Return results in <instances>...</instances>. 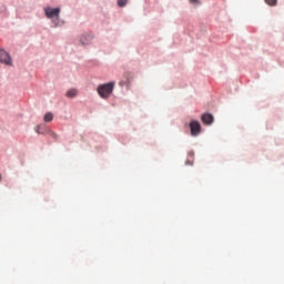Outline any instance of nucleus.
<instances>
[{
	"label": "nucleus",
	"instance_id": "f257e3e1",
	"mask_svg": "<svg viewBox=\"0 0 284 284\" xmlns=\"http://www.w3.org/2000/svg\"><path fill=\"white\" fill-rule=\"evenodd\" d=\"M114 82L100 84L97 89V92L100 94L101 99H110V95L112 92H114Z\"/></svg>",
	"mask_w": 284,
	"mask_h": 284
},
{
	"label": "nucleus",
	"instance_id": "f8f14e48",
	"mask_svg": "<svg viewBox=\"0 0 284 284\" xmlns=\"http://www.w3.org/2000/svg\"><path fill=\"white\" fill-rule=\"evenodd\" d=\"M118 6L120 8H125V6H128V0H118Z\"/></svg>",
	"mask_w": 284,
	"mask_h": 284
},
{
	"label": "nucleus",
	"instance_id": "9d476101",
	"mask_svg": "<svg viewBox=\"0 0 284 284\" xmlns=\"http://www.w3.org/2000/svg\"><path fill=\"white\" fill-rule=\"evenodd\" d=\"M189 156H190V160H187L186 162H185V165H192V163H194V152L193 151H191V152H189Z\"/></svg>",
	"mask_w": 284,
	"mask_h": 284
},
{
	"label": "nucleus",
	"instance_id": "4468645a",
	"mask_svg": "<svg viewBox=\"0 0 284 284\" xmlns=\"http://www.w3.org/2000/svg\"><path fill=\"white\" fill-rule=\"evenodd\" d=\"M190 3H201L199 0H190Z\"/></svg>",
	"mask_w": 284,
	"mask_h": 284
},
{
	"label": "nucleus",
	"instance_id": "dca6fc26",
	"mask_svg": "<svg viewBox=\"0 0 284 284\" xmlns=\"http://www.w3.org/2000/svg\"><path fill=\"white\" fill-rule=\"evenodd\" d=\"M0 181H1V174H0Z\"/></svg>",
	"mask_w": 284,
	"mask_h": 284
},
{
	"label": "nucleus",
	"instance_id": "423d86ee",
	"mask_svg": "<svg viewBox=\"0 0 284 284\" xmlns=\"http://www.w3.org/2000/svg\"><path fill=\"white\" fill-rule=\"evenodd\" d=\"M201 121H202V123H204V125H212V123H214V115H212L210 113H204L201 116Z\"/></svg>",
	"mask_w": 284,
	"mask_h": 284
},
{
	"label": "nucleus",
	"instance_id": "39448f33",
	"mask_svg": "<svg viewBox=\"0 0 284 284\" xmlns=\"http://www.w3.org/2000/svg\"><path fill=\"white\" fill-rule=\"evenodd\" d=\"M92 39H94V34H92V33H83L80 37V43L82 45H90V43H92Z\"/></svg>",
	"mask_w": 284,
	"mask_h": 284
},
{
	"label": "nucleus",
	"instance_id": "9b49d317",
	"mask_svg": "<svg viewBox=\"0 0 284 284\" xmlns=\"http://www.w3.org/2000/svg\"><path fill=\"white\" fill-rule=\"evenodd\" d=\"M47 134H49V136H51V139H54V141H57V139H59V135L50 129H49V132Z\"/></svg>",
	"mask_w": 284,
	"mask_h": 284
},
{
	"label": "nucleus",
	"instance_id": "f03ea898",
	"mask_svg": "<svg viewBox=\"0 0 284 284\" xmlns=\"http://www.w3.org/2000/svg\"><path fill=\"white\" fill-rule=\"evenodd\" d=\"M44 14H45L47 19L52 20L54 28L59 27V14H61L60 8L47 7V8H44Z\"/></svg>",
	"mask_w": 284,
	"mask_h": 284
},
{
	"label": "nucleus",
	"instance_id": "ddd939ff",
	"mask_svg": "<svg viewBox=\"0 0 284 284\" xmlns=\"http://www.w3.org/2000/svg\"><path fill=\"white\" fill-rule=\"evenodd\" d=\"M277 0H265V3H267V6H276Z\"/></svg>",
	"mask_w": 284,
	"mask_h": 284
},
{
	"label": "nucleus",
	"instance_id": "20e7f679",
	"mask_svg": "<svg viewBox=\"0 0 284 284\" xmlns=\"http://www.w3.org/2000/svg\"><path fill=\"white\" fill-rule=\"evenodd\" d=\"M0 63L12 65V58H10V54L3 49H0Z\"/></svg>",
	"mask_w": 284,
	"mask_h": 284
},
{
	"label": "nucleus",
	"instance_id": "6e6552de",
	"mask_svg": "<svg viewBox=\"0 0 284 284\" xmlns=\"http://www.w3.org/2000/svg\"><path fill=\"white\" fill-rule=\"evenodd\" d=\"M77 94H79V91L77 89H70L69 91H67L65 97H68V99H74Z\"/></svg>",
	"mask_w": 284,
	"mask_h": 284
},
{
	"label": "nucleus",
	"instance_id": "0eeeda50",
	"mask_svg": "<svg viewBox=\"0 0 284 284\" xmlns=\"http://www.w3.org/2000/svg\"><path fill=\"white\" fill-rule=\"evenodd\" d=\"M36 132L37 134H48L50 132V129L45 126V124H39L36 126Z\"/></svg>",
	"mask_w": 284,
	"mask_h": 284
},
{
	"label": "nucleus",
	"instance_id": "7ed1b4c3",
	"mask_svg": "<svg viewBox=\"0 0 284 284\" xmlns=\"http://www.w3.org/2000/svg\"><path fill=\"white\" fill-rule=\"evenodd\" d=\"M190 129H191L192 136H199V134H201V123H199V121L196 120L191 121Z\"/></svg>",
	"mask_w": 284,
	"mask_h": 284
},
{
	"label": "nucleus",
	"instance_id": "1a4fd4ad",
	"mask_svg": "<svg viewBox=\"0 0 284 284\" xmlns=\"http://www.w3.org/2000/svg\"><path fill=\"white\" fill-rule=\"evenodd\" d=\"M52 119H54V115L49 112L47 114H44L43 121H45V123H50V121H52Z\"/></svg>",
	"mask_w": 284,
	"mask_h": 284
},
{
	"label": "nucleus",
	"instance_id": "2eb2a0df",
	"mask_svg": "<svg viewBox=\"0 0 284 284\" xmlns=\"http://www.w3.org/2000/svg\"><path fill=\"white\" fill-rule=\"evenodd\" d=\"M124 77H126V78L130 77V73H124Z\"/></svg>",
	"mask_w": 284,
	"mask_h": 284
}]
</instances>
